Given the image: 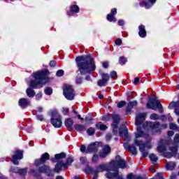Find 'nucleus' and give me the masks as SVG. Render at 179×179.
I'll return each instance as SVG.
<instances>
[{
    "mask_svg": "<svg viewBox=\"0 0 179 179\" xmlns=\"http://www.w3.org/2000/svg\"><path fill=\"white\" fill-rule=\"evenodd\" d=\"M50 122L55 128H61L62 127V120L58 112H52V119Z\"/></svg>",
    "mask_w": 179,
    "mask_h": 179,
    "instance_id": "1a4fd4ad",
    "label": "nucleus"
},
{
    "mask_svg": "<svg viewBox=\"0 0 179 179\" xmlns=\"http://www.w3.org/2000/svg\"><path fill=\"white\" fill-rule=\"evenodd\" d=\"M56 179H64V178H62V176H57Z\"/></svg>",
    "mask_w": 179,
    "mask_h": 179,
    "instance_id": "774afa93",
    "label": "nucleus"
},
{
    "mask_svg": "<svg viewBox=\"0 0 179 179\" xmlns=\"http://www.w3.org/2000/svg\"><path fill=\"white\" fill-rule=\"evenodd\" d=\"M50 159V155L47 152H45L43 155L42 157L40 159H36L35 161V164L36 166H40V164H43V163H45L46 160Z\"/></svg>",
    "mask_w": 179,
    "mask_h": 179,
    "instance_id": "2eb2a0df",
    "label": "nucleus"
},
{
    "mask_svg": "<svg viewBox=\"0 0 179 179\" xmlns=\"http://www.w3.org/2000/svg\"><path fill=\"white\" fill-rule=\"evenodd\" d=\"M57 65V62L52 60V61H50V66H55Z\"/></svg>",
    "mask_w": 179,
    "mask_h": 179,
    "instance_id": "864d4df0",
    "label": "nucleus"
},
{
    "mask_svg": "<svg viewBox=\"0 0 179 179\" xmlns=\"http://www.w3.org/2000/svg\"><path fill=\"white\" fill-rule=\"evenodd\" d=\"M138 34L140 37H141L142 38L146 37V29L144 25H140L138 27Z\"/></svg>",
    "mask_w": 179,
    "mask_h": 179,
    "instance_id": "412c9836",
    "label": "nucleus"
},
{
    "mask_svg": "<svg viewBox=\"0 0 179 179\" xmlns=\"http://www.w3.org/2000/svg\"><path fill=\"white\" fill-rule=\"evenodd\" d=\"M72 163H73V159L72 157L68 158L66 162L62 161L59 162L54 169V172L59 173L62 169L66 170V169H68V167H69Z\"/></svg>",
    "mask_w": 179,
    "mask_h": 179,
    "instance_id": "423d86ee",
    "label": "nucleus"
},
{
    "mask_svg": "<svg viewBox=\"0 0 179 179\" xmlns=\"http://www.w3.org/2000/svg\"><path fill=\"white\" fill-rule=\"evenodd\" d=\"M27 95L28 97H34L36 92H34V90L30 87H28L26 90Z\"/></svg>",
    "mask_w": 179,
    "mask_h": 179,
    "instance_id": "b1692460",
    "label": "nucleus"
},
{
    "mask_svg": "<svg viewBox=\"0 0 179 179\" xmlns=\"http://www.w3.org/2000/svg\"><path fill=\"white\" fill-rule=\"evenodd\" d=\"M37 120H38L39 121H43L44 120V117L43 115H38L37 116Z\"/></svg>",
    "mask_w": 179,
    "mask_h": 179,
    "instance_id": "4d7b16f0",
    "label": "nucleus"
},
{
    "mask_svg": "<svg viewBox=\"0 0 179 179\" xmlns=\"http://www.w3.org/2000/svg\"><path fill=\"white\" fill-rule=\"evenodd\" d=\"M109 15H112L113 16L116 15H117V8H113L110 10V13Z\"/></svg>",
    "mask_w": 179,
    "mask_h": 179,
    "instance_id": "de8ad7c7",
    "label": "nucleus"
},
{
    "mask_svg": "<svg viewBox=\"0 0 179 179\" xmlns=\"http://www.w3.org/2000/svg\"><path fill=\"white\" fill-rule=\"evenodd\" d=\"M173 135H174V131H168V136H173Z\"/></svg>",
    "mask_w": 179,
    "mask_h": 179,
    "instance_id": "052dcab7",
    "label": "nucleus"
},
{
    "mask_svg": "<svg viewBox=\"0 0 179 179\" xmlns=\"http://www.w3.org/2000/svg\"><path fill=\"white\" fill-rule=\"evenodd\" d=\"M140 6H145V8H146V9H149V8H150L152 6V3L150 4L146 1H141V2H140Z\"/></svg>",
    "mask_w": 179,
    "mask_h": 179,
    "instance_id": "2f4dec72",
    "label": "nucleus"
},
{
    "mask_svg": "<svg viewBox=\"0 0 179 179\" xmlns=\"http://www.w3.org/2000/svg\"><path fill=\"white\" fill-rule=\"evenodd\" d=\"M113 122L112 124V128L113 131V134L117 135V129H118V124L120 122V116L118 115H113Z\"/></svg>",
    "mask_w": 179,
    "mask_h": 179,
    "instance_id": "ddd939ff",
    "label": "nucleus"
},
{
    "mask_svg": "<svg viewBox=\"0 0 179 179\" xmlns=\"http://www.w3.org/2000/svg\"><path fill=\"white\" fill-rule=\"evenodd\" d=\"M136 104H138V102L136 101L129 102L127 105V113H128V111H130L132 107L134 106H136Z\"/></svg>",
    "mask_w": 179,
    "mask_h": 179,
    "instance_id": "cd10ccee",
    "label": "nucleus"
},
{
    "mask_svg": "<svg viewBox=\"0 0 179 179\" xmlns=\"http://www.w3.org/2000/svg\"><path fill=\"white\" fill-rule=\"evenodd\" d=\"M157 150L159 153H163V152L166 151V141H164V140H162L159 142Z\"/></svg>",
    "mask_w": 179,
    "mask_h": 179,
    "instance_id": "a211bd4d",
    "label": "nucleus"
},
{
    "mask_svg": "<svg viewBox=\"0 0 179 179\" xmlns=\"http://www.w3.org/2000/svg\"><path fill=\"white\" fill-rule=\"evenodd\" d=\"M85 121L87 124H92V121H93V118L92 117H85Z\"/></svg>",
    "mask_w": 179,
    "mask_h": 179,
    "instance_id": "c03bdc74",
    "label": "nucleus"
},
{
    "mask_svg": "<svg viewBox=\"0 0 179 179\" xmlns=\"http://www.w3.org/2000/svg\"><path fill=\"white\" fill-rule=\"evenodd\" d=\"M76 62L81 75H89L96 71V64L92 57L79 56L76 57Z\"/></svg>",
    "mask_w": 179,
    "mask_h": 179,
    "instance_id": "f257e3e1",
    "label": "nucleus"
},
{
    "mask_svg": "<svg viewBox=\"0 0 179 179\" xmlns=\"http://www.w3.org/2000/svg\"><path fill=\"white\" fill-rule=\"evenodd\" d=\"M48 171H50V167L45 165L39 169V173H48Z\"/></svg>",
    "mask_w": 179,
    "mask_h": 179,
    "instance_id": "c756f323",
    "label": "nucleus"
},
{
    "mask_svg": "<svg viewBox=\"0 0 179 179\" xmlns=\"http://www.w3.org/2000/svg\"><path fill=\"white\" fill-rule=\"evenodd\" d=\"M62 113L64 115H66V114L69 113V109H68V108H63Z\"/></svg>",
    "mask_w": 179,
    "mask_h": 179,
    "instance_id": "3c124183",
    "label": "nucleus"
},
{
    "mask_svg": "<svg viewBox=\"0 0 179 179\" xmlns=\"http://www.w3.org/2000/svg\"><path fill=\"white\" fill-rule=\"evenodd\" d=\"M147 107L151 110H156L158 108L159 113H163L162 103H160L159 100H156L155 98H151L149 99L148 102L147 103Z\"/></svg>",
    "mask_w": 179,
    "mask_h": 179,
    "instance_id": "9d476101",
    "label": "nucleus"
},
{
    "mask_svg": "<svg viewBox=\"0 0 179 179\" xmlns=\"http://www.w3.org/2000/svg\"><path fill=\"white\" fill-rule=\"evenodd\" d=\"M176 174L173 173V174L171 176L170 179H176Z\"/></svg>",
    "mask_w": 179,
    "mask_h": 179,
    "instance_id": "0e129e2a",
    "label": "nucleus"
},
{
    "mask_svg": "<svg viewBox=\"0 0 179 179\" xmlns=\"http://www.w3.org/2000/svg\"><path fill=\"white\" fill-rule=\"evenodd\" d=\"M115 160L116 161H112L110 164V167L114 168L113 170L114 173L108 172L106 173V178H115V177L118 176V169H125V167H127V162H125L124 160L121 159V157L120 155L116 156Z\"/></svg>",
    "mask_w": 179,
    "mask_h": 179,
    "instance_id": "20e7f679",
    "label": "nucleus"
},
{
    "mask_svg": "<svg viewBox=\"0 0 179 179\" xmlns=\"http://www.w3.org/2000/svg\"><path fill=\"white\" fill-rule=\"evenodd\" d=\"M140 138H145V139H148V138H149V135L145 134L142 131V129L138 127L137 131L135 133L134 144L139 147L140 151L142 153V157H148L149 152L145 149H152V144L150 143H143V141L139 140Z\"/></svg>",
    "mask_w": 179,
    "mask_h": 179,
    "instance_id": "f03ea898",
    "label": "nucleus"
},
{
    "mask_svg": "<svg viewBox=\"0 0 179 179\" xmlns=\"http://www.w3.org/2000/svg\"><path fill=\"white\" fill-rule=\"evenodd\" d=\"M124 106H125V101H120V102L117 103V107H118L119 108H121L124 107Z\"/></svg>",
    "mask_w": 179,
    "mask_h": 179,
    "instance_id": "37998d69",
    "label": "nucleus"
},
{
    "mask_svg": "<svg viewBox=\"0 0 179 179\" xmlns=\"http://www.w3.org/2000/svg\"><path fill=\"white\" fill-rule=\"evenodd\" d=\"M156 3V0H150V3L152 4V5H153L154 3Z\"/></svg>",
    "mask_w": 179,
    "mask_h": 179,
    "instance_id": "338daca9",
    "label": "nucleus"
},
{
    "mask_svg": "<svg viewBox=\"0 0 179 179\" xmlns=\"http://www.w3.org/2000/svg\"><path fill=\"white\" fill-rule=\"evenodd\" d=\"M80 162L83 164H86V163H87V158H86V157H82L80 158Z\"/></svg>",
    "mask_w": 179,
    "mask_h": 179,
    "instance_id": "ea45409f",
    "label": "nucleus"
},
{
    "mask_svg": "<svg viewBox=\"0 0 179 179\" xmlns=\"http://www.w3.org/2000/svg\"><path fill=\"white\" fill-rule=\"evenodd\" d=\"M49 73L50 72H48V71H37L34 73L33 74L34 80H31L29 83L30 87H33L34 89L37 87L38 85H45V83L50 80L48 78Z\"/></svg>",
    "mask_w": 179,
    "mask_h": 179,
    "instance_id": "7ed1b4c3",
    "label": "nucleus"
},
{
    "mask_svg": "<svg viewBox=\"0 0 179 179\" xmlns=\"http://www.w3.org/2000/svg\"><path fill=\"white\" fill-rule=\"evenodd\" d=\"M64 95L67 100H73L75 99V91L72 88V85H64Z\"/></svg>",
    "mask_w": 179,
    "mask_h": 179,
    "instance_id": "9b49d317",
    "label": "nucleus"
},
{
    "mask_svg": "<svg viewBox=\"0 0 179 179\" xmlns=\"http://www.w3.org/2000/svg\"><path fill=\"white\" fill-rule=\"evenodd\" d=\"M167 124L160 126L159 123H153L152 122H146L143 124L144 129H154L156 132H160V129H166Z\"/></svg>",
    "mask_w": 179,
    "mask_h": 179,
    "instance_id": "0eeeda50",
    "label": "nucleus"
},
{
    "mask_svg": "<svg viewBox=\"0 0 179 179\" xmlns=\"http://www.w3.org/2000/svg\"><path fill=\"white\" fill-rule=\"evenodd\" d=\"M110 152H111L110 147L108 145H105L102 150L99 152V157L104 159V157H106Z\"/></svg>",
    "mask_w": 179,
    "mask_h": 179,
    "instance_id": "f3484780",
    "label": "nucleus"
},
{
    "mask_svg": "<svg viewBox=\"0 0 179 179\" xmlns=\"http://www.w3.org/2000/svg\"><path fill=\"white\" fill-rule=\"evenodd\" d=\"M57 76L61 77L64 75V71L63 70H59L56 73Z\"/></svg>",
    "mask_w": 179,
    "mask_h": 179,
    "instance_id": "49530a36",
    "label": "nucleus"
},
{
    "mask_svg": "<svg viewBox=\"0 0 179 179\" xmlns=\"http://www.w3.org/2000/svg\"><path fill=\"white\" fill-rule=\"evenodd\" d=\"M106 165H101L98 166V169H97V171H99V173H101V171H106Z\"/></svg>",
    "mask_w": 179,
    "mask_h": 179,
    "instance_id": "72a5a7b5",
    "label": "nucleus"
},
{
    "mask_svg": "<svg viewBox=\"0 0 179 179\" xmlns=\"http://www.w3.org/2000/svg\"><path fill=\"white\" fill-rule=\"evenodd\" d=\"M169 128H170V129H177V124H176L174 123H171L169 124Z\"/></svg>",
    "mask_w": 179,
    "mask_h": 179,
    "instance_id": "a18cd8bd",
    "label": "nucleus"
},
{
    "mask_svg": "<svg viewBox=\"0 0 179 179\" xmlns=\"http://www.w3.org/2000/svg\"><path fill=\"white\" fill-rule=\"evenodd\" d=\"M94 132H95L94 128H92V127L89 128L87 131V134L90 135V136H92V135H93Z\"/></svg>",
    "mask_w": 179,
    "mask_h": 179,
    "instance_id": "f704fd0d",
    "label": "nucleus"
},
{
    "mask_svg": "<svg viewBox=\"0 0 179 179\" xmlns=\"http://www.w3.org/2000/svg\"><path fill=\"white\" fill-rule=\"evenodd\" d=\"M101 80H99L97 82L98 86H106L107 85V82L110 80V76L108 73H102L101 74Z\"/></svg>",
    "mask_w": 179,
    "mask_h": 179,
    "instance_id": "4468645a",
    "label": "nucleus"
},
{
    "mask_svg": "<svg viewBox=\"0 0 179 179\" xmlns=\"http://www.w3.org/2000/svg\"><path fill=\"white\" fill-rule=\"evenodd\" d=\"M18 173L20 176H25L26 173H27V170L26 169H19Z\"/></svg>",
    "mask_w": 179,
    "mask_h": 179,
    "instance_id": "4c0bfd02",
    "label": "nucleus"
},
{
    "mask_svg": "<svg viewBox=\"0 0 179 179\" xmlns=\"http://www.w3.org/2000/svg\"><path fill=\"white\" fill-rule=\"evenodd\" d=\"M146 120V113H139L136 117V125H141Z\"/></svg>",
    "mask_w": 179,
    "mask_h": 179,
    "instance_id": "dca6fc26",
    "label": "nucleus"
},
{
    "mask_svg": "<svg viewBox=\"0 0 179 179\" xmlns=\"http://www.w3.org/2000/svg\"><path fill=\"white\" fill-rule=\"evenodd\" d=\"M19 106L22 108H26V107L30 106V101L27 99L22 98L19 100Z\"/></svg>",
    "mask_w": 179,
    "mask_h": 179,
    "instance_id": "6ab92c4d",
    "label": "nucleus"
},
{
    "mask_svg": "<svg viewBox=\"0 0 179 179\" xmlns=\"http://www.w3.org/2000/svg\"><path fill=\"white\" fill-rule=\"evenodd\" d=\"M22 159H23V152L21 150H17L13 155L11 162L13 163V164L17 166V164H19L18 160H22Z\"/></svg>",
    "mask_w": 179,
    "mask_h": 179,
    "instance_id": "f8f14e48",
    "label": "nucleus"
},
{
    "mask_svg": "<svg viewBox=\"0 0 179 179\" xmlns=\"http://www.w3.org/2000/svg\"><path fill=\"white\" fill-rule=\"evenodd\" d=\"M124 148L125 149H128L129 150V152H131V153H132V155H137V152H136V148H135V145H131L129 146V144L128 143H126L124 144Z\"/></svg>",
    "mask_w": 179,
    "mask_h": 179,
    "instance_id": "aec40b11",
    "label": "nucleus"
},
{
    "mask_svg": "<svg viewBox=\"0 0 179 179\" xmlns=\"http://www.w3.org/2000/svg\"><path fill=\"white\" fill-rule=\"evenodd\" d=\"M100 144L99 143H94L90 144L87 148L85 145H81L80 152L82 153H96L98 152Z\"/></svg>",
    "mask_w": 179,
    "mask_h": 179,
    "instance_id": "6e6552de",
    "label": "nucleus"
},
{
    "mask_svg": "<svg viewBox=\"0 0 179 179\" xmlns=\"http://www.w3.org/2000/svg\"><path fill=\"white\" fill-rule=\"evenodd\" d=\"M43 97V94L41 92H39L36 94V100H40Z\"/></svg>",
    "mask_w": 179,
    "mask_h": 179,
    "instance_id": "8fccbe9b",
    "label": "nucleus"
},
{
    "mask_svg": "<svg viewBox=\"0 0 179 179\" xmlns=\"http://www.w3.org/2000/svg\"><path fill=\"white\" fill-rule=\"evenodd\" d=\"M103 67V68H108V62H104L102 63Z\"/></svg>",
    "mask_w": 179,
    "mask_h": 179,
    "instance_id": "5fc2aeb1",
    "label": "nucleus"
},
{
    "mask_svg": "<svg viewBox=\"0 0 179 179\" xmlns=\"http://www.w3.org/2000/svg\"><path fill=\"white\" fill-rule=\"evenodd\" d=\"M120 136H121V138H127V136H128V129L127 127H123L120 129Z\"/></svg>",
    "mask_w": 179,
    "mask_h": 179,
    "instance_id": "4be33fe9",
    "label": "nucleus"
},
{
    "mask_svg": "<svg viewBox=\"0 0 179 179\" xmlns=\"http://www.w3.org/2000/svg\"><path fill=\"white\" fill-rule=\"evenodd\" d=\"M92 162L94 163H97V162H99V155H94L93 157H92Z\"/></svg>",
    "mask_w": 179,
    "mask_h": 179,
    "instance_id": "79ce46f5",
    "label": "nucleus"
},
{
    "mask_svg": "<svg viewBox=\"0 0 179 179\" xmlns=\"http://www.w3.org/2000/svg\"><path fill=\"white\" fill-rule=\"evenodd\" d=\"M71 10L76 13H78V12H79V7L76 5H73L71 6Z\"/></svg>",
    "mask_w": 179,
    "mask_h": 179,
    "instance_id": "e433bc0d",
    "label": "nucleus"
},
{
    "mask_svg": "<svg viewBox=\"0 0 179 179\" xmlns=\"http://www.w3.org/2000/svg\"><path fill=\"white\" fill-rule=\"evenodd\" d=\"M65 127L68 128V129H71L72 127H73V120L71 118H67L65 122Z\"/></svg>",
    "mask_w": 179,
    "mask_h": 179,
    "instance_id": "5701e85b",
    "label": "nucleus"
},
{
    "mask_svg": "<svg viewBox=\"0 0 179 179\" xmlns=\"http://www.w3.org/2000/svg\"><path fill=\"white\" fill-rule=\"evenodd\" d=\"M116 45H121L122 44V41L120 38H117L115 41Z\"/></svg>",
    "mask_w": 179,
    "mask_h": 179,
    "instance_id": "09e8293b",
    "label": "nucleus"
},
{
    "mask_svg": "<svg viewBox=\"0 0 179 179\" xmlns=\"http://www.w3.org/2000/svg\"><path fill=\"white\" fill-rule=\"evenodd\" d=\"M173 147H170L169 150H171V152H165L164 153V157H166L167 159H170L173 157V156H175V155H177V146H178L179 143V134H176L175 135L174 139H173Z\"/></svg>",
    "mask_w": 179,
    "mask_h": 179,
    "instance_id": "39448f33",
    "label": "nucleus"
},
{
    "mask_svg": "<svg viewBox=\"0 0 179 179\" xmlns=\"http://www.w3.org/2000/svg\"><path fill=\"white\" fill-rule=\"evenodd\" d=\"M166 167L167 170H174L176 169V163L175 162H168L166 164Z\"/></svg>",
    "mask_w": 179,
    "mask_h": 179,
    "instance_id": "a878e982",
    "label": "nucleus"
},
{
    "mask_svg": "<svg viewBox=\"0 0 179 179\" xmlns=\"http://www.w3.org/2000/svg\"><path fill=\"white\" fill-rule=\"evenodd\" d=\"M75 129H76V131L80 132L82 131H85V129H86V128L83 124H76Z\"/></svg>",
    "mask_w": 179,
    "mask_h": 179,
    "instance_id": "c85d7f7f",
    "label": "nucleus"
},
{
    "mask_svg": "<svg viewBox=\"0 0 179 179\" xmlns=\"http://www.w3.org/2000/svg\"><path fill=\"white\" fill-rule=\"evenodd\" d=\"M110 77L113 78L114 79H115V78H117V72L115 71H112L110 73Z\"/></svg>",
    "mask_w": 179,
    "mask_h": 179,
    "instance_id": "603ef678",
    "label": "nucleus"
},
{
    "mask_svg": "<svg viewBox=\"0 0 179 179\" xmlns=\"http://www.w3.org/2000/svg\"><path fill=\"white\" fill-rule=\"evenodd\" d=\"M127 58L124 57H121L119 59V62L120 64V65H124V64H125L127 62Z\"/></svg>",
    "mask_w": 179,
    "mask_h": 179,
    "instance_id": "c9c22d12",
    "label": "nucleus"
},
{
    "mask_svg": "<svg viewBox=\"0 0 179 179\" xmlns=\"http://www.w3.org/2000/svg\"><path fill=\"white\" fill-rule=\"evenodd\" d=\"M149 171H150V173H155L156 171L155 170V168H153V166H150L149 168Z\"/></svg>",
    "mask_w": 179,
    "mask_h": 179,
    "instance_id": "13d9d810",
    "label": "nucleus"
},
{
    "mask_svg": "<svg viewBox=\"0 0 179 179\" xmlns=\"http://www.w3.org/2000/svg\"><path fill=\"white\" fill-rule=\"evenodd\" d=\"M96 128H98V129H101V131H106V129H107V126L101 122H99L98 124H96Z\"/></svg>",
    "mask_w": 179,
    "mask_h": 179,
    "instance_id": "bb28decb",
    "label": "nucleus"
},
{
    "mask_svg": "<svg viewBox=\"0 0 179 179\" xmlns=\"http://www.w3.org/2000/svg\"><path fill=\"white\" fill-rule=\"evenodd\" d=\"M115 15H113L111 14H108L106 19L107 20H108V22H117V19L115 18V17H114Z\"/></svg>",
    "mask_w": 179,
    "mask_h": 179,
    "instance_id": "7c9ffc66",
    "label": "nucleus"
},
{
    "mask_svg": "<svg viewBox=\"0 0 179 179\" xmlns=\"http://www.w3.org/2000/svg\"><path fill=\"white\" fill-rule=\"evenodd\" d=\"M45 93L48 94V96H50L52 94V89L48 87L45 90Z\"/></svg>",
    "mask_w": 179,
    "mask_h": 179,
    "instance_id": "58836bf2",
    "label": "nucleus"
},
{
    "mask_svg": "<svg viewBox=\"0 0 179 179\" xmlns=\"http://www.w3.org/2000/svg\"><path fill=\"white\" fill-rule=\"evenodd\" d=\"M37 110H38V113H42L43 108L42 107H38Z\"/></svg>",
    "mask_w": 179,
    "mask_h": 179,
    "instance_id": "69168bd1",
    "label": "nucleus"
},
{
    "mask_svg": "<svg viewBox=\"0 0 179 179\" xmlns=\"http://www.w3.org/2000/svg\"><path fill=\"white\" fill-rule=\"evenodd\" d=\"M150 120H159V115L153 113L150 115Z\"/></svg>",
    "mask_w": 179,
    "mask_h": 179,
    "instance_id": "a19ab883",
    "label": "nucleus"
},
{
    "mask_svg": "<svg viewBox=\"0 0 179 179\" xmlns=\"http://www.w3.org/2000/svg\"><path fill=\"white\" fill-rule=\"evenodd\" d=\"M119 26H124V20H120L118 22H117Z\"/></svg>",
    "mask_w": 179,
    "mask_h": 179,
    "instance_id": "6e6d98bb",
    "label": "nucleus"
},
{
    "mask_svg": "<svg viewBox=\"0 0 179 179\" xmlns=\"http://www.w3.org/2000/svg\"><path fill=\"white\" fill-rule=\"evenodd\" d=\"M64 157H66V155L64 152L55 155V159H52V162H56L57 160H59V159H64Z\"/></svg>",
    "mask_w": 179,
    "mask_h": 179,
    "instance_id": "393cba45",
    "label": "nucleus"
},
{
    "mask_svg": "<svg viewBox=\"0 0 179 179\" xmlns=\"http://www.w3.org/2000/svg\"><path fill=\"white\" fill-rule=\"evenodd\" d=\"M106 141H110V139H111V134H108L106 135Z\"/></svg>",
    "mask_w": 179,
    "mask_h": 179,
    "instance_id": "bf43d9fd",
    "label": "nucleus"
},
{
    "mask_svg": "<svg viewBox=\"0 0 179 179\" xmlns=\"http://www.w3.org/2000/svg\"><path fill=\"white\" fill-rule=\"evenodd\" d=\"M76 83H82V78H77L76 80Z\"/></svg>",
    "mask_w": 179,
    "mask_h": 179,
    "instance_id": "e2e57ef3",
    "label": "nucleus"
},
{
    "mask_svg": "<svg viewBox=\"0 0 179 179\" xmlns=\"http://www.w3.org/2000/svg\"><path fill=\"white\" fill-rule=\"evenodd\" d=\"M139 83V78H136L134 79V85H137Z\"/></svg>",
    "mask_w": 179,
    "mask_h": 179,
    "instance_id": "680f3d73",
    "label": "nucleus"
},
{
    "mask_svg": "<svg viewBox=\"0 0 179 179\" xmlns=\"http://www.w3.org/2000/svg\"><path fill=\"white\" fill-rule=\"evenodd\" d=\"M149 157L152 163H156V162H157L158 158L156 155L151 154V155H150Z\"/></svg>",
    "mask_w": 179,
    "mask_h": 179,
    "instance_id": "473e14b6",
    "label": "nucleus"
}]
</instances>
